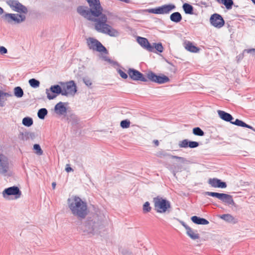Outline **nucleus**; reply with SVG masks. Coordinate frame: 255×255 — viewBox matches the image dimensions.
Segmentation results:
<instances>
[{"label": "nucleus", "mask_w": 255, "mask_h": 255, "mask_svg": "<svg viewBox=\"0 0 255 255\" xmlns=\"http://www.w3.org/2000/svg\"><path fill=\"white\" fill-rule=\"evenodd\" d=\"M208 183L212 187L215 188H225L227 187V184L225 182H222L221 180L215 178H210L208 180Z\"/></svg>", "instance_id": "17"}, {"label": "nucleus", "mask_w": 255, "mask_h": 255, "mask_svg": "<svg viewBox=\"0 0 255 255\" xmlns=\"http://www.w3.org/2000/svg\"><path fill=\"white\" fill-rule=\"evenodd\" d=\"M18 138L22 141L28 140V132H20L18 135Z\"/></svg>", "instance_id": "38"}, {"label": "nucleus", "mask_w": 255, "mask_h": 255, "mask_svg": "<svg viewBox=\"0 0 255 255\" xmlns=\"http://www.w3.org/2000/svg\"><path fill=\"white\" fill-rule=\"evenodd\" d=\"M22 124L27 127H29L33 124V120L30 117H25L22 119Z\"/></svg>", "instance_id": "29"}, {"label": "nucleus", "mask_w": 255, "mask_h": 255, "mask_svg": "<svg viewBox=\"0 0 255 255\" xmlns=\"http://www.w3.org/2000/svg\"><path fill=\"white\" fill-rule=\"evenodd\" d=\"M102 58L103 60H104L106 61H109L110 62V59L106 56H102Z\"/></svg>", "instance_id": "49"}, {"label": "nucleus", "mask_w": 255, "mask_h": 255, "mask_svg": "<svg viewBox=\"0 0 255 255\" xmlns=\"http://www.w3.org/2000/svg\"><path fill=\"white\" fill-rule=\"evenodd\" d=\"M179 146L184 148L189 147V141L187 139H184L179 142Z\"/></svg>", "instance_id": "40"}, {"label": "nucleus", "mask_w": 255, "mask_h": 255, "mask_svg": "<svg viewBox=\"0 0 255 255\" xmlns=\"http://www.w3.org/2000/svg\"><path fill=\"white\" fill-rule=\"evenodd\" d=\"M252 129L253 130H254V131H255V128H253V129Z\"/></svg>", "instance_id": "57"}, {"label": "nucleus", "mask_w": 255, "mask_h": 255, "mask_svg": "<svg viewBox=\"0 0 255 255\" xmlns=\"http://www.w3.org/2000/svg\"><path fill=\"white\" fill-rule=\"evenodd\" d=\"M185 48L189 51L196 53L199 51V49L193 45L192 43L188 42L186 44Z\"/></svg>", "instance_id": "26"}, {"label": "nucleus", "mask_w": 255, "mask_h": 255, "mask_svg": "<svg viewBox=\"0 0 255 255\" xmlns=\"http://www.w3.org/2000/svg\"><path fill=\"white\" fill-rule=\"evenodd\" d=\"M65 170L67 172L73 171V169L70 167H66Z\"/></svg>", "instance_id": "51"}, {"label": "nucleus", "mask_w": 255, "mask_h": 255, "mask_svg": "<svg viewBox=\"0 0 255 255\" xmlns=\"http://www.w3.org/2000/svg\"><path fill=\"white\" fill-rule=\"evenodd\" d=\"M193 133L194 134L198 136H203L204 132L199 127L195 128L193 129Z\"/></svg>", "instance_id": "34"}, {"label": "nucleus", "mask_w": 255, "mask_h": 255, "mask_svg": "<svg viewBox=\"0 0 255 255\" xmlns=\"http://www.w3.org/2000/svg\"><path fill=\"white\" fill-rule=\"evenodd\" d=\"M56 183H55V182H53V183H52V188H53V189H55V187H56Z\"/></svg>", "instance_id": "53"}, {"label": "nucleus", "mask_w": 255, "mask_h": 255, "mask_svg": "<svg viewBox=\"0 0 255 255\" xmlns=\"http://www.w3.org/2000/svg\"><path fill=\"white\" fill-rule=\"evenodd\" d=\"M211 24L215 27L221 28L225 23L223 17L219 14L214 13L212 14L210 19Z\"/></svg>", "instance_id": "12"}, {"label": "nucleus", "mask_w": 255, "mask_h": 255, "mask_svg": "<svg viewBox=\"0 0 255 255\" xmlns=\"http://www.w3.org/2000/svg\"><path fill=\"white\" fill-rule=\"evenodd\" d=\"M128 74L131 79L136 81L139 80L142 82H146L148 79L160 84L167 83L169 81L168 77L165 75L158 76L152 71H149L147 73V78L144 77L141 73L133 69H129L128 71Z\"/></svg>", "instance_id": "3"}, {"label": "nucleus", "mask_w": 255, "mask_h": 255, "mask_svg": "<svg viewBox=\"0 0 255 255\" xmlns=\"http://www.w3.org/2000/svg\"><path fill=\"white\" fill-rule=\"evenodd\" d=\"M187 235L192 239L196 240L200 238L199 234L197 233V231H194L190 227L187 229L186 230Z\"/></svg>", "instance_id": "22"}, {"label": "nucleus", "mask_w": 255, "mask_h": 255, "mask_svg": "<svg viewBox=\"0 0 255 255\" xmlns=\"http://www.w3.org/2000/svg\"><path fill=\"white\" fill-rule=\"evenodd\" d=\"M67 203L72 214L78 219H84L87 215V204L79 197L74 196L68 198Z\"/></svg>", "instance_id": "2"}, {"label": "nucleus", "mask_w": 255, "mask_h": 255, "mask_svg": "<svg viewBox=\"0 0 255 255\" xmlns=\"http://www.w3.org/2000/svg\"><path fill=\"white\" fill-rule=\"evenodd\" d=\"M137 41L142 47L148 51H153V47H152V45L149 43L146 38L138 37L137 38Z\"/></svg>", "instance_id": "15"}, {"label": "nucleus", "mask_w": 255, "mask_h": 255, "mask_svg": "<svg viewBox=\"0 0 255 255\" xmlns=\"http://www.w3.org/2000/svg\"><path fill=\"white\" fill-rule=\"evenodd\" d=\"M205 195L216 197L222 202L228 205L235 206V203L233 199L232 196L225 194L217 192L207 191L204 193Z\"/></svg>", "instance_id": "6"}, {"label": "nucleus", "mask_w": 255, "mask_h": 255, "mask_svg": "<svg viewBox=\"0 0 255 255\" xmlns=\"http://www.w3.org/2000/svg\"><path fill=\"white\" fill-rule=\"evenodd\" d=\"M83 82L88 86H90L92 84L91 80L88 78H84Z\"/></svg>", "instance_id": "44"}, {"label": "nucleus", "mask_w": 255, "mask_h": 255, "mask_svg": "<svg viewBox=\"0 0 255 255\" xmlns=\"http://www.w3.org/2000/svg\"><path fill=\"white\" fill-rule=\"evenodd\" d=\"M3 13V9L0 7V15L2 14Z\"/></svg>", "instance_id": "55"}, {"label": "nucleus", "mask_w": 255, "mask_h": 255, "mask_svg": "<svg viewBox=\"0 0 255 255\" xmlns=\"http://www.w3.org/2000/svg\"><path fill=\"white\" fill-rule=\"evenodd\" d=\"M252 2L255 4V0H252Z\"/></svg>", "instance_id": "56"}, {"label": "nucleus", "mask_w": 255, "mask_h": 255, "mask_svg": "<svg viewBox=\"0 0 255 255\" xmlns=\"http://www.w3.org/2000/svg\"><path fill=\"white\" fill-rule=\"evenodd\" d=\"M217 112L219 117L225 121L230 122L231 123L232 121L234 119L231 114L223 111L218 110Z\"/></svg>", "instance_id": "19"}, {"label": "nucleus", "mask_w": 255, "mask_h": 255, "mask_svg": "<svg viewBox=\"0 0 255 255\" xmlns=\"http://www.w3.org/2000/svg\"><path fill=\"white\" fill-rule=\"evenodd\" d=\"M155 210L159 213L169 212L171 204L169 201L161 197H157L153 198Z\"/></svg>", "instance_id": "5"}, {"label": "nucleus", "mask_w": 255, "mask_h": 255, "mask_svg": "<svg viewBox=\"0 0 255 255\" xmlns=\"http://www.w3.org/2000/svg\"><path fill=\"white\" fill-rule=\"evenodd\" d=\"M87 43L90 49L106 54L108 53V51L105 47L100 41L94 38L89 37L87 38Z\"/></svg>", "instance_id": "8"}, {"label": "nucleus", "mask_w": 255, "mask_h": 255, "mask_svg": "<svg viewBox=\"0 0 255 255\" xmlns=\"http://www.w3.org/2000/svg\"><path fill=\"white\" fill-rule=\"evenodd\" d=\"M72 117L73 118V119L75 121V123H77L79 120L77 118V117L75 115H72Z\"/></svg>", "instance_id": "52"}, {"label": "nucleus", "mask_w": 255, "mask_h": 255, "mask_svg": "<svg viewBox=\"0 0 255 255\" xmlns=\"http://www.w3.org/2000/svg\"><path fill=\"white\" fill-rule=\"evenodd\" d=\"M33 150L34 152L38 155H41L43 154V150H42L40 146L38 144H35L33 145Z\"/></svg>", "instance_id": "33"}, {"label": "nucleus", "mask_w": 255, "mask_h": 255, "mask_svg": "<svg viewBox=\"0 0 255 255\" xmlns=\"http://www.w3.org/2000/svg\"><path fill=\"white\" fill-rule=\"evenodd\" d=\"M7 4L12 9L20 14H25L28 12L27 7L22 4L17 0H8L7 1Z\"/></svg>", "instance_id": "10"}, {"label": "nucleus", "mask_w": 255, "mask_h": 255, "mask_svg": "<svg viewBox=\"0 0 255 255\" xmlns=\"http://www.w3.org/2000/svg\"><path fill=\"white\" fill-rule=\"evenodd\" d=\"M182 7L186 14H192L193 13V7L190 4L187 3H184Z\"/></svg>", "instance_id": "25"}, {"label": "nucleus", "mask_w": 255, "mask_h": 255, "mask_svg": "<svg viewBox=\"0 0 255 255\" xmlns=\"http://www.w3.org/2000/svg\"><path fill=\"white\" fill-rule=\"evenodd\" d=\"M152 47H153V51L152 52L155 53L156 51L161 53L163 51V47L161 43H153Z\"/></svg>", "instance_id": "27"}, {"label": "nucleus", "mask_w": 255, "mask_h": 255, "mask_svg": "<svg viewBox=\"0 0 255 255\" xmlns=\"http://www.w3.org/2000/svg\"><path fill=\"white\" fill-rule=\"evenodd\" d=\"M151 208L148 202H146L143 205V212L144 213L149 212L151 211Z\"/></svg>", "instance_id": "39"}, {"label": "nucleus", "mask_w": 255, "mask_h": 255, "mask_svg": "<svg viewBox=\"0 0 255 255\" xmlns=\"http://www.w3.org/2000/svg\"><path fill=\"white\" fill-rule=\"evenodd\" d=\"M221 218L223 220H224L226 221L229 222H232L234 219L232 215H231L230 214L222 215L221 216Z\"/></svg>", "instance_id": "37"}, {"label": "nucleus", "mask_w": 255, "mask_h": 255, "mask_svg": "<svg viewBox=\"0 0 255 255\" xmlns=\"http://www.w3.org/2000/svg\"><path fill=\"white\" fill-rule=\"evenodd\" d=\"M199 146V143L197 141H189V147L190 148H195Z\"/></svg>", "instance_id": "41"}, {"label": "nucleus", "mask_w": 255, "mask_h": 255, "mask_svg": "<svg viewBox=\"0 0 255 255\" xmlns=\"http://www.w3.org/2000/svg\"><path fill=\"white\" fill-rule=\"evenodd\" d=\"M47 113V110L45 108H41L38 110L37 116L40 119L43 120Z\"/></svg>", "instance_id": "28"}, {"label": "nucleus", "mask_w": 255, "mask_h": 255, "mask_svg": "<svg viewBox=\"0 0 255 255\" xmlns=\"http://www.w3.org/2000/svg\"><path fill=\"white\" fill-rule=\"evenodd\" d=\"M50 92L53 94H60L62 93V88L58 85H52L50 87V89H46V94L47 97L49 100H53L56 97V95L54 94H51Z\"/></svg>", "instance_id": "13"}, {"label": "nucleus", "mask_w": 255, "mask_h": 255, "mask_svg": "<svg viewBox=\"0 0 255 255\" xmlns=\"http://www.w3.org/2000/svg\"><path fill=\"white\" fill-rule=\"evenodd\" d=\"M2 194L4 197H5V195L6 194L7 195H14L16 198H18L20 197L21 192L18 187L12 186L5 189Z\"/></svg>", "instance_id": "14"}, {"label": "nucleus", "mask_w": 255, "mask_h": 255, "mask_svg": "<svg viewBox=\"0 0 255 255\" xmlns=\"http://www.w3.org/2000/svg\"><path fill=\"white\" fill-rule=\"evenodd\" d=\"M10 163L8 158L0 153V174L5 175L9 170Z\"/></svg>", "instance_id": "11"}, {"label": "nucleus", "mask_w": 255, "mask_h": 255, "mask_svg": "<svg viewBox=\"0 0 255 255\" xmlns=\"http://www.w3.org/2000/svg\"><path fill=\"white\" fill-rule=\"evenodd\" d=\"M130 124L129 120L126 119L121 122L120 126L123 128H127L129 127Z\"/></svg>", "instance_id": "36"}, {"label": "nucleus", "mask_w": 255, "mask_h": 255, "mask_svg": "<svg viewBox=\"0 0 255 255\" xmlns=\"http://www.w3.org/2000/svg\"><path fill=\"white\" fill-rule=\"evenodd\" d=\"M182 17L179 12H174L170 16V20L175 23H178L182 20Z\"/></svg>", "instance_id": "23"}, {"label": "nucleus", "mask_w": 255, "mask_h": 255, "mask_svg": "<svg viewBox=\"0 0 255 255\" xmlns=\"http://www.w3.org/2000/svg\"><path fill=\"white\" fill-rule=\"evenodd\" d=\"M90 7L80 6L77 8V12L82 16L89 20L95 22V29L99 32L117 37L119 35L118 30L107 24V17L102 13V7L99 0H86Z\"/></svg>", "instance_id": "1"}, {"label": "nucleus", "mask_w": 255, "mask_h": 255, "mask_svg": "<svg viewBox=\"0 0 255 255\" xmlns=\"http://www.w3.org/2000/svg\"><path fill=\"white\" fill-rule=\"evenodd\" d=\"M118 72L122 78L124 79H127L128 78V75L122 70L119 69Z\"/></svg>", "instance_id": "42"}, {"label": "nucleus", "mask_w": 255, "mask_h": 255, "mask_svg": "<svg viewBox=\"0 0 255 255\" xmlns=\"http://www.w3.org/2000/svg\"><path fill=\"white\" fill-rule=\"evenodd\" d=\"M7 53V49L2 46H0V54L3 55Z\"/></svg>", "instance_id": "45"}, {"label": "nucleus", "mask_w": 255, "mask_h": 255, "mask_svg": "<svg viewBox=\"0 0 255 255\" xmlns=\"http://www.w3.org/2000/svg\"><path fill=\"white\" fill-rule=\"evenodd\" d=\"M65 88L69 92L70 95L74 96L77 92V87L73 81L67 82Z\"/></svg>", "instance_id": "18"}, {"label": "nucleus", "mask_w": 255, "mask_h": 255, "mask_svg": "<svg viewBox=\"0 0 255 255\" xmlns=\"http://www.w3.org/2000/svg\"><path fill=\"white\" fill-rule=\"evenodd\" d=\"M60 94H61L63 96H67L68 95H70V93L64 88L63 89H62V93H60Z\"/></svg>", "instance_id": "47"}, {"label": "nucleus", "mask_w": 255, "mask_h": 255, "mask_svg": "<svg viewBox=\"0 0 255 255\" xmlns=\"http://www.w3.org/2000/svg\"><path fill=\"white\" fill-rule=\"evenodd\" d=\"M28 140L31 139L34 140L36 137V134L34 132H28Z\"/></svg>", "instance_id": "43"}, {"label": "nucleus", "mask_w": 255, "mask_h": 255, "mask_svg": "<svg viewBox=\"0 0 255 255\" xmlns=\"http://www.w3.org/2000/svg\"><path fill=\"white\" fill-rule=\"evenodd\" d=\"M12 96L11 93L4 92L0 90V107H4L5 102L7 100L6 98L11 97Z\"/></svg>", "instance_id": "20"}, {"label": "nucleus", "mask_w": 255, "mask_h": 255, "mask_svg": "<svg viewBox=\"0 0 255 255\" xmlns=\"http://www.w3.org/2000/svg\"><path fill=\"white\" fill-rule=\"evenodd\" d=\"M182 226L185 228L186 230H187L188 228H189L190 227H189L187 225H186L184 222H182Z\"/></svg>", "instance_id": "50"}, {"label": "nucleus", "mask_w": 255, "mask_h": 255, "mask_svg": "<svg viewBox=\"0 0 255 255\" xmlns=\"http://www.w3.org/2000/svg\"><path fill=\"white\" fill-rule=\"evenodd\" d=\"M154 142L156 145L158 146L159 144V142L157 140H154Z\"/></svg>", "instance_id": "54"}, {"label": "nucleus", "mask_w": 255, "mask_h": 255, "mask_svg": "<svg viewBox=\"0 0 255 255\" xmlns=\"http://www.w3.org/2000/svg\"><path fill=\"white\" fill-rule=\"evenodd\" d=\"M14 94L15 96L17 98H21L23 95V91L22 88L20 87H16L14 89Z\"/></svg>", "instance_id": "30"}, {"label": "nucleus", "mask_w": 255, "mask_h": 255, "mask_svg": "<svg viewBox=\"0 0 255 255\" xmlns=\"http://www.w3.org/2000/svg\"><path fill=\"white\" fill-rule=\"evenodd\" d=\"M192 221L198 225H208L209 224V221L206 219L202 218H200L199 217L194 216L191 218Z\"/></svg>", "instance_id": "21"}, {"label": "nucleus", "mask_w": 255, "mask_h": 255, "mask_svg": "<svg viewBox=\"0 0 255 255\" xmlns=\"http://www.w3.org/2000/svg\"><path fill=\"white\" fill-rule=\"evenodd\" d=\"M246 51L247 53H251L252 52H255V49H246L244 52Z\"/></svg>", "instance_id": "48"}, {"label": "nucleus", "mask_w": 255, "mask_h": 255, "mask_svg": "<svg viewBox=\"0 0 255 255\" xmlns=\"http://www.w3.org/2000/svg\"><path fill=\"white\" fill-rule=\"evenodd\" d=\"M176 8L174 4H164L161 6L157 7L154 8L149 9L148 11L150 13L154 14H168L173 10Z\"/></svg>", "instance_id": "9"}, {"label": "nucleus", "mask_w": 255, "mask_h": 255, "mask_svg": "<svg viewBox=\"0 0 255 255\" xmlns=\"http://www.w3.org/2000/svg\"><path fill=\"white\" fill-rule=\"evenodd\" d=\"M103 227L102 219L97 215H94L88 218L81 226V229L85 234L92 236L99 233Z\"/></svg>", "instance_id": "4"}, {"label": "nucleus", "mask_w": 255, "mask_h": 255, "mask_svg": "<svg viewBox=\"0 0 255 255\" xmlns=\"http://www.w3.org/2000/svg\"><path fill=\"white\" fill-rule=\"evenodd\" d=\"M28 83L30 86L34 88H38L40 85L39 81L34 78L30 79L28 81Z\"/></svg>", "instance_id": "31"}, {"label": "nucleus", "mask_w": 255, "mask_h": 255, "mask_svg": "<svg viewBox=\"0 0 255 255\" xmlns=\"http://www.w3.org/2000/svg\"><path fill=\"white\" fill-rule=\"evenodd\" d=\"M231 124L242 127L247 128L250 129H253V127L247 125L243 121L239 119H236L235 122H231Z\"/></svg>", "instance_id": "24"}, {"label": "nucleus", "mask_w": 255, "mask_h": 255, "mask_svg": "<svg viewBox=\"0 0 255 255\" xmlns=\"http://www.w3.org/2000/svg\"><path fill=\"white\" fill-rule=\"evenodd\" d=\"M156 155L157 156L160 157V158L170 156V154L169 153H168L166 151L163 150H161L160 151H158V152H157Z\"/></svg>", "instance_id": "35"}, {"label": "nucleus", "mask_w": 255, "mask_h": 255, "mask_svg": "<svg viewBox=\"0 0 255 255\" xmlns=\"http://www.w3.org/2000/svg\"><path fill=\"white\" fill-rule=\"evenodd\" d=\"M169 157H170L171 158H172L173 159H179L182 162H184L185 161V159L184 158H183V157H179V156H176V155H170V156H169Z\"/></svg>", "instance_id": "46"}, {"label": "nucleus", "mask_w": 255, "mask_h": 255, "mask_svg": "<svg viewBox=\"0 0 255 255\" xmlns=\"http://www.w3.org/2000/svg\"><path fill=\"white\" fill-rule=\"evenodd\" d=\"M221 2L225 5L228 9H231L234 4L232 0H221Z\"/></svg>", "instance_id": "32"}, {"label": "nucleus", "mask_w": 255, "mask_h": 255, "mask_svg": "<svg viewBox=\"0 0 255 255\" xmlns=\"http://www.w3.org/2000/svg\"><path fill=\"white\" fill-rule=\"evenodd\" d=\"M1 18L9 23L19 24L25 21L26 16L23 14L5 13Z\"/></svg>", "instance_id": "7"}, {"label": "nucleus", "mask_w": 255, "mask_h": 255, "mask_svg": "<svg viewBox=\"0 0 255 255\" xmlns=\"http://www.w3.org/2000/svg\"><path fill=\"white\" fill-rule=\"evenodd\" d=\"M176 174L174 172V176H175Z\"/></svg>", "instance_id": "58"}, {"label": "nucleus", "mask_w": 255, "mask_h": 255, "mask_svg": "<svg viewBox=\"0 0 255 255\" xmlns=\"http://www.w3.org/2000/svg\"><path fill=\"white\" fill-rule=\"evenodd\" d=\"M66 103L60 102L54 107L55 113L59 116L65 115L67 113V108L65 107Z\"/></svg>", "instance_id": "16"}]
</instances>
